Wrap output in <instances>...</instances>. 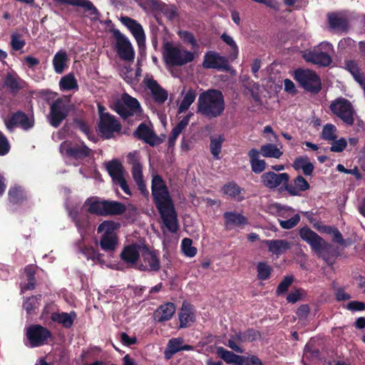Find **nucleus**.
Wrapping results in <instances>:
<instances>
[{"instance_id": "nucleus-1", "label": "nucleus", "mask_w": 365, "mask_h": 365, "mask_svg": "<svg viewBox=\"0 0 365 365\" xmlns=\"http://www.w3.org/2000/svg\"><path fill=\"white\" fill-rule=\"evenodd\" d=\"M151 194L164 226L170 232H177L179 230L178 214L168 186L151 187Z\"/></svg>"}, {"instance_id": "nucleus-2", "label": "nucleus", "mask_w": 365, "mask_h": 365, "mask_svg": "<svg viewBox=\"0 0 365 365\" xmlns=\"http://www.w3.org/2000/svg\"><path fill=\"white\" fill-rule=\"evenodd\" d=\"M224 110V96L220 90L209 89L200 94L197 113L208 118H215L220 116Z\"/></svg>"}, {"instance_id": "nucleus-3", "label": "nucleus", "mask_w": 365, "mask_h": 365, "mask_svg": "<svg viewBox=\"0 0 365 365\" xmlns=\"http://www.w3.org/2000/svg\"><path fill=\"white\" fill-rule=\"evenodd\" d=\"M299 235L303 241L310 246L311 250L318 257L327 261L330 257L338 256L337 248L327 242L309 227L304 226L300 228Z\"/></svg>"}, {"instance_id": "nucleus-4", "label": "nucleus", "mask_w": 365, "mask_h": 365, "mask_svg": "<svg viewBox=\"0 0 365 365\" xmlns=\"http://www.w3.org/2000/svg\"><path fill=\"white\" fill-rule=\"evenodd\" d=\"M88 212L98 216L120 215L126 210L125 205L118 201L88 198L84 203Z\"/></svg>"}, {"instance_id": "nucleus-5", "label": "nucleus", "mask_w": 365, "mask_h": 365, "mask_svg": "<svg viewBox=\"0 0 365 365\" xmlns=\"http://www.w3.org/2000/svg\"><path fill=\"white\" fill-rule=\"evenodd\" d=\"M333 46L328 42H322L313 48L302 51L303 59L320 67L329 66L332 62Z\"/></svg>"}, {"instance_id": "nucleus-6", "label": "nucleus", "mask_w": 365, "mask_h": 365, "mask_svg": "<svg viewBox=\"0 0 365 365\" xmlns=\"http://www.w3.org/2000/svg\"><path fill=\"white\" fill-rule=\"evenodd\" d=\"M163 57L168 66H182L192 62L195 55L190 51L181 49L170 43H167L164 46Z\"/></svg>"}, {"instance_id": "nucleus-7", "label": "nucleus", "mask_w": 365, "mask_h": 365, "mask_svg": "<svg viewBox=\"0 0 365 365\" xmlns=\"http://www.w3.org/2000/svg\"><path fill=\"white\" fill-rule=\"evenodd\" d=\"M113 110L123 120L134 115H140L142 112L138 101L128 93L122 94L121 99L113 103Z\"/></svg>"}, {"instance_id": "nucleus-8", "label": "nucleus", "mask_w": 365, "mask_h": 365, "mask_svg": "<svg viewBox=\"0 0 365 365\" xmlns=\"http://www.w3.org/2000/svg\"><path fill=\"white\" fill-rule=\"evenodd\" d=\"M294 79L307 92L318 93L322 89V82L317 73L309 69L298 68L294 71Z\"/></svg>"}, {"instance_id": "nucleus-9", "label": "nucleus", "mask_w": 365, "mask_h": 365, "mask_svg": "<svg viewBox=\"0 0 365 365\" xmlns=\"http://www.w3.org/2000/svg\"><path fill=\"white\" fill-rule=\"evenodd\" d=\"M71 107L69 101L62 98L56 99L50 106L48 115L49 124L55 128H58L69 115Z\"/></svg>"}, {"instance_id": "nucleus-10", "label": "nucleus", "mask_w": 365, "mask_h": 365, "mask_svg": "<svg viewBox=\"0 0 365 365\" xmlns=\"http://www.w3.org/2000/svg\"><path fill=\"white\" fill-rule=\"evenodd\" d=\"M122 128L120 122L110 113L101 116L98 123V135L104 139H110L115 133L120 132Z\"/></svg>"}, {"instance_id": "nucleus-11", "label": "nucleus", "mask_w": 365, "mask_h": 365, "mask_svg": "<svg viewBox=\"0 0 365 365\" xmlns=\"http://www.w3.org/2000/svg\"><path fill=\"white\" fill-rule=\"evenodd\" d=\"M112 34L115 40V48L119 58L125 61H133L135 51L129 39L118 29H113Z\"/></svg>"}, {"instance_id": "nucleus-12", "label": "nucleus", "mask_w": 365, "mask_h": 365, "mask_svg": "<svg viewBox=\"0 0 365 365\" xmlns=\"http://www.w3.org/2000/svg\"><path fill=\"white\" fill-rule=\"evenodd\" d=\"M31 347H39L48 343L52 339V333L46 327L40 324L29 326L26 333Z\"/></svg>"}, {"instance_id": "nucleus-13", "label": "nucleus", "mask_w": 365, "mask_h": 365, "mask_svg": "<svg viewBox=\"0 0 365 365\" xmlns=\"http://www.w3.org/2000/svg\"><path fill=\"white\" fill-rule=\"evenodd\" d=\"M260 180L265 187L269 190L278 188L280 192H283L286 190H282V187L290 181V176L287 173H276L274 171H268L261 175Z\"/></svg>"}, {"instance_id": "nucleus-14", "label": "nucleus", "mask_w": 365, "mask_h": 365, "mask_svg": "<svg viewBox=\"0 0 365 365\" xmlns=\"http://www.w3.org/2000/svg\"><path fill=\"white\" fill-rule=\"evenodd\" d=\"M202 67L206 69H216L217 71H230L231 66L228 59L219 53L209 51L204 56Z\"/></svg>"}, {"instance_id": "nucleus-15", "label": "nucleus", "mask_w": 365, "mask_h": 365, "mask_svg": "<svg viewBox=\"0 0 365 365\" xmlns=\"http://www.w3.org/2000/svg\"><path fill=\"white\" fill-rule=\"evenodd\" d=\"M120 22L128 28L136 40L139 51H143L145 49V34L143 26L135 19L129 16H121Z\"/></svg>"}, {"instance_id": "nucleus-16", "label": "nucleus", "mask_w": 365, "mask_h": 365, "mask_svg": "<svg viewBox=\"0 0 365 365\" xmlns=\"http://www.w3.org/2000/svg\"><path fill=\"white\" fill-rule=\"evenodd\" d=\"M142 249L143 245L137 243L125 245L120 255V259L128 267H133L137 264Z\"/></svg>"}, {"instance_id": "nucleus-17", "label": "nucleus", "mask_w": 365, "mask_h": 365, "mask_svg": "<svg viewBox=\"0 0 365 365\" xmlns=\"http://www.w3.org/2000/svg\"><path fill=\"white\" fill-rule=\"evenodd\" d=\"M133 136L144 143L154 147L160 143L159 137L153 129L145 123H141L133 132Z\"/></svg>"}, {"instance_id": "nucleus-18", "label": "nucleus", "mask_w": 365, "mask_h": 365, "mask_svg": "<svg viewBox=\"0 0 365 365\" xmlns=\"http://www.w3.org/2000/svg\"><path fill=\"white\" fill-rule=\"evenodd\" d=\"M5 125L9 130H12L14 127H20L27 130L34 127V120L30 119L24 112L18 110L11 115V118L5 122Z\"/></svg>"}, {"instance_id": "nucleus-19", "label": "nucleus", "mask_w": 365, "mask_h": 365, "mask_svg": "<svg viewBox=\"0 0 365 365\" xmlns=\"http://www.w3.org/2000/svg\"><path fill=\"white\" fill-rule=\"evenodd\" d=\"M141 256L144 263L148 266L149 272H157L160 269L159 252L158 250H151L148 245L143 244Z\"/></svg>"}, {"instance_id": "nucleus-20", "label": "nucleus", "mask_w": 365, "mask_h": 365, "mask_svg": "<svg viewBox=\"0 0 365 365\" xmlns=\"http://www.w3.org/2000/svg\"><path fill=\"white\" fill-rule=\"evenodd\" d=\"M310 185L307 180L302 175L296 177L292 182L290 181L282 187L291 196H299L301 192L309 190Z\"/></svg>"}, {"instance_id": "nucleus-21", "label": "nucleus", "mask_w": 365, "mask_h": 365, "mask_svg": "<svg viewBox=\"0 0 365 365\" xmlns=\"http://www.w3.org/2000/svg\"><path fill=\"white\" fill-rule=\"evenodd\" d=\"M145 83L151 91L153 98L158 103H164L168 99V93L166 90L162 88L159 83L152 77L145 78Z\"/></svg>"}, {"instance_id": "nucleus-22", "label": "nucleus", "mask_w": 365, "mask_h": 365, "mask_svg": "<svg viewBox=\"0 0 365 365\" xmlns=\"http://www.w3.org/2000/svg\"><path fill=\"white\" fill-rule=\"evenodd\" d=\"M53 1L62 5L81 6L90 11V15L93 20H98L99 19L100 12L93 4L88 0H53Z\"/></svg>"}, {"instance_id": "nucleus-23", "label": "nucleus", "mask_w": 365, "mask_h": 365, "mask_svg": "<svg viewBox=\"0 0 365 365\" xmlns=\"http://www.w3.org/2000/svg\"><path fill=\"white\" fill-rule=\"evenodd\" d=\"M175 312V305L173 302H166L158 307L153 313L155 322H164L170 320Z\"/></svg>"}, {"instance_id": "nucleus-24", "label": "nucleus", "mask_w": 365, "mask_h": 365, "mask_svg": "<svg viewBox=\"0 0 365 365\" xmlns=\"http://www.w3.org/2000/svg\"><path fill=\"white\" fill-rule=\"evenodd\" d=\"M180 327H189L195 320L194 307L190 303L183 302L179 313Z\"/></svg>"}, {"instance_id": "nucleus-25", "label": "nucleus", "mask_w": 365, "mask_h": 365, "mask_svg": "<svg viewBox=\"0 0 365 365\" xmlns=\"http://www.w3.org/2000/svg\"><path fill=\"white\" fill-rule=\"evenodd\" d=\"M77 318L76 312H53L51 314L52 322L61 324L65 329H70L73 325L74 321Z\"/></svg>"}, {"instance_id": "nucleus-26", "label": "nucleus", "mask_w": 365, "mask_h": 365, "mask_svg": "<svg viewBox=\"0 0 365 365\" xmlns=\"http://www.w3.org/2000/svg\"><path fill=\"white\" fill-rule=\"evenodd\" d=\"M106 168L113 182L124 177L125 170L119 160L113 159L107 162Z\"/></svg>"}, {"instance_id": "nucleus-27", "label": "nucleus", "mask_w": 365, "mask_h": 365, "mask_svg": "<svg viewBox=\"0 0 365 365\" xmlns=\"http://www.w3.org/2000/svg\"><path fill=\"white\" fill-rule=\"evenodd\" d=\"M225 226L227 230L232 225L238 227L245 226L248 224V220L244 215L236 212H225L223 214Z\"/></svg>"}, {"instance_id": "nucleus-28", "label": "nucleus", "mask_w": 365, "mask_h": 365, "mask_svg": "<svg viewBox=\"0 0 365 365\" xmlns=\"http://www.w3.org/2000/svg\"><path fill=\"white\" fill-rule=\"evenodd\" d=\"M221 191L223 194L237 200L238 202H241L245 198L242 195L245 193V190L233 181L225 184L221 188Z\"/></svg>"}, {"instance_id": "nucleus-29", "label": "nucleus", "mask_w": 365, "mask_h": 365, "mask_svg": "<svg viewBox=\"0 0 365 365\" xmlns=\"http://www.w3.org/2000/svg\"><path fill=\"white\" fill-rule=\"evenodd\" d=\"M264 243L269 252L277 256L291 248L290 243L285 240H267Z\"/></svg>"}, {"instance_id": "nucleus-30", "label": "nucleus", "mask_w": 365, "mask_h": 365, "mask_svg": "<svg viewBox=\"0 0 365 365\" xmlns=\"http://www.w3.org/2000/svg\"><path fill=\"white\" fill-rule=\"evenodd\" d=\"M91 149H90L83 142L81 145H74L67 148L66 154L76 159L82 160L90 156Z\"/></svg>"}, {"instance_id": "nucleus-31", "label": "nucleus", "mask_w": 365, "mask_h": 365, "mask_svg": "<svg viewBox=\"0 0 365 365\" xmlns=\"http://www.w3.org/2000/svg\"><path fill=\"white\" fill-rule=\"evenodd\" d=\"M261 333L253 328H249L244 331L237 332L233 339L239 343L253 342L261 339Z\"/></svg>"}, {"instance_id": "nucleus-32", "label": "nucleus", "mask_w": 365, "mask_h": 365, "mask_svg": "<svg viewBox=\"0 0 365 365\" xmlns=\"http://www.w3.org/2000/svg\"><path fill=\"white\" fill-rule=\"evenodd\" d=\"M216 354L227 364L241 365L243 356L237 355L222 346L217 347Z\"/></svg>"}, {"instance_id": "nucleus-33", "label": "nucleus", "mask_w": 365, "mask_h": 365, "mask_svg": "<svg viewBox=\"0 0 365 365\" xmlns=\"http://www.w3.org/2000/svg\"><path fill=\"white\" fill-rule=\"evenodd\" d=\"M259 152L256 148H252L248 152L250 162L251 165L252 171L255 173H261L267 167V163L264 160H259L258 158Z\"/></svg>"}, {"instance_id": "nucleus-34", "label": "nucleus", "mask_w": 365, "mask_h": 365, "mask_svg": "<svg viewBox=\"0 0 365 365\" xmlns=\"http://www.w3.org/2000/svg\"><path fill=\"white\" fill-rule=\"evenodd\" d=\"M69 61L68 56L65 51H58L53 56V66L55 72L61 74L66 69L67 63Z\"/></svg>"}, {"instance_id": "nucleus-35", "label": "nucleus", "mask_w": 365, "mask_h": 365, "mask_svg": "<svg viewBox=\"0 0 365 365\" xmlns=\"http://www.w3.org/2000/svg\"><path fill=\"white\" fill-rule=\"evenodd\" d=\"M314 227L320 233H325L331 236L332 241L338 244L342 245V235L339 230L333 226L325 225H314Z\"/></svg>"}, {"instance_id": "nucleus-36", "label": "nucleus", "mask_w": 365, "mask_h": 365, "mask_svg": "<svg viewBox=\"0 0 365 365\" xmlns=\"http://www.w3.org/2000/svg\"><path fill=\"white\" fill-rule=\"evenodd\" d=\"M345 68L351 73L354 80L359 83L363 89H365V76L361 72L358 64L355 61H349L346 63Z\"/></svg>"}, {"instance_id": "nucleus-37", "label": "nucleus", "mask_w": 365, "mask_h": 365, "mask_svg": "<svg viewBox=\"0 0 365 365\" xmlns=\"http://www.w3.org/2000/svg\"><path fill=\"white\" fill-rule=\"evenodd\" d=\"M26 282L21 287L22 291L33 290L36 287V267L33 264L26 265L24 268Z\"/></svg>"}, {"instance_id": "nucleus-38", "label": "nucleus", "mask_w": 365, "mask_h": 365, "mask_svg": "<svg viewBox=\"0 0 365 365\" xmlns=\"http://www.w3.org/2000/svg\"><path fill=\"white\" fill-rule=\"evenodd\" d=\"M120 227V225L118 222L104 220L98 225L97 232L98 233L103 232V235H117L115 231L119 229Z\"/></svg>"}, {"instance_id": "nucleus-39", "label": "nucleus", "mask_w": 365, "mask_h": 365, "mask_svg": "<svg viewBox=\"0 0 365 365\" xmlns=\"http://www.w3.org/2000/svg\"><path fill=\"white\" fill-rule=\"evenodd\" d=\"M59 87L61 91L78 90V85L73 73H68L63 76L59 81Z\"/></svg>"}, {"instance_id": "nucleus-40", "label": "nucleus", "mask_w": 365, "mask_h": 365, "mask_svg": "<svg viewBox=\"0 0 365 365\" xmlns=\"http://www.w3.org/2000/svg\"><path fill=\"white\" fill-rule=\"evenodd\" d=\"M259 153L265 158H279L282 155V152L277 147L275 144L267 143L262 145L260 148Z\"/></svg>"}, {"instance_id": "nucleus-41", "label": "nucleus", "mask_w": 365, "mask_h": 365, "mask_svg": "<svg viewBox=\"0 0 365 365\" xmlns=\"http://www.w3.org/2000/svg\"><path fill=\"white\" fill-rule=\"evenodd\" d=\"M128 157L130 160V163L132 164L131 173L134 181L137 182L143 180V166L141 163L137 158H135V155L132 153H129Z\"/></svg>"}, {"instance_id": "nucleus-42", "label": "nucleus", "mask_w": 365, "mask_h": 365, "mask_svg": "<svg viewBox=\"0 0 365 365\" xmlns=\"http://www.w3.org/2000/svg\"><path fill=\"white\" fill-rule=\"evenodd\" d=\"M224 141L225 138L221 135L210 137V152L215 159H220V154L222 150V145Z\"/></svg>"}, {"instance_id": "nucleus-43", "label": "nucleus", "mask_w": 365, "mask_h": 365, "mask_svg": "<svg viewBox=\"0 0 365 365\" xmlns=\"http://www.w3.org/2000/svg\"><path fill=\"white\" fill-rule=\"evenodd\" d=\"M273 272V268L267 262H259L257 264V279L262 281L268 279Z\"/></svg>"}, {"instance_id": "nucleus-44", "label": "nucleus", "mask_w": 365, "mask_h": 365, "mask_svg": "<svg viewBox=\"0 0 365 365\" xmlns=\"http://www.w3.org/2000/svg\"><path fill=\"white\" fill-rule=\"evenodd\" d=\"M182 340L180 338H173L169 340L167 349L165 351L166 359H170L173 355L181 351Z\"/></svg>"}, {"instance_id": "nucleus-45", "label": "nucleus", "mask_w": 365, "mask_h": 365, "mask_svg": "<svg viewBox=\"0 0 365 365\" xmlns=\"http://www.w3.org/2000/svg\"><path fill=\"white\" fill-rule=\"evenodd\" d=\"M9 200L14 205L21 204L25 200V195L21 187L14 186L8 192Z\"/></svg>"}, {"instance_id": "nucleus-46", "label": "nucleus", "mask_w": 365, "mask_h": 365, "mask_svg": "<svg viewBox=\"0 0 365 365\" xmlns=\"http://www.w3.org/2000/svg\"><path fill=\"white\" fill-rule=\"evenodd\" d=\"M196 98V92L190 88L189 89L183 97L182 102L178 108V113H181L187 110L192 103Z\"/></svg>"}, {"instance_id": "nucleus-47", "label": "nucleus", "mask_w": 365, "mask_h": 365, "mask_svg": "<svg viewBox=\"0 0 365 365\" xmlns=\"http://www.w3.org/2000/svg\"><path fill=\"white\" fill-rule=\"evenodd\" d=\"M118 243L117 235H102L100 245L104 251L115 250Z\"/></svg>"}, {"instance_id": "nucleus-48", "label": "nucleus", "mask_w": 365, "mask_h": 365, "mask_svg": "<svg viewBox=\"0 0 365 365\" xmlns=\"http://www.w3.org/2000/svg\"><path fill=\"white\" fill-rule=\"evenodd\" d=\"M356 118L357 116L352 105L344 99V123L351 125Z\"/></svg>"}, {"instance_id": "nucleus-49", "label": "nucleus", "mask_w": 365, "mask_h": 365, "mask_svg": "<svg viewBox=\"0 0 365 365\" xmlns=\"http://www.w3.org/2000/svg\"><path fill=\"white\" fill-rule=\"evenodd\" d=\"M327 21L330 30H336L342 28V16L341 14L331 12L327 14Z\"/></svg>"}, {"instance_id": "nucleus-50", "label": "nucleus", "mask_w": 365, "mask_h": 365, "mask_svg": "<svg viewBox=\"0 0 365 365\" xmlns=\"http://www.w3.org/2000/svg\"><path fill=\"white\" fill-rule=\"evenodd\" d=\"M321 137L325 140H336L337 138L336 126L330 123L326 124L322 129Z\"/></svg>"}, {"instance_id": "nucleus-51", "label": "nucleus", "mask_w": 365, "mask_h": 365, "mask_svg": "<svg viewBox=\"0 0 365 365\" xmlns=\"http://www.w3.org/2000/svg\"><path fill=\"white\" fill-rule=\"evenodd\" d=\"M73 222L78 231L81 232L89 227V217L88 215H80L78 212H75Z\"/></svg>"}, {"instance_id": "nucleus-52", "label": "nucleus", "mask_w": 365, "mask_h": 365, "mask_svg": "<svg viewBox=\"0 0 365 365\" xmlns=\"http://www.w3.org/2000/svg\"><path fill=\"white\" fill-rule=\"evenodd\" d=\"M41 295L38 296H31L29 297H27L24 303H23V307L26 310L27 314H32V313L34 312L35 309H36L38 307V300L41 299Z\"/></svg>"}, {"instance_id": "nucleus-53", "label": "nucleus", "mask_w": 365, "mask_h": 365, "mask_svg": "<svg viewBox=\"0 0 365 365\" xmlns=\"http://www.w3.org/2000/svg\"><path fill=\"white\" fill-rule=\"evenodd\" d=\"M192 245V240L190 238H184L181 242V248L183 253L189 257H193L197 254L196 247Z\"/></svg>"}, {"instance_id": "nucleus-54", "label": "nucleus", "mask_w": 365, "mask_h": 365, "mask_svg": "<svg viewBox=\"0 0 365 365\" xmlns=\"http://www.w3.org/2000/svg\"><path fill=\"white\" fill-rule=\"evenodd\" d=\"M220 38L225 43L231 47L232 51L230 55V59H235L238 56V47L232 37L224 33L222 34Z\"/></svg>"}, {"instance_id": "nucleus-55", "label": "nucleus", "mask_w": 365, "mask_h": 365, "mask_svg": "<svg viewBox=\"0 0 365 365\" xmlns=\"http://www.w3.org/2000/svg\"><path fill=\"white\" fill-rule=\"evenodd\" d=\"M294 282V277L292 275L285 276L282 282L278 284L276 293L277 295H281L288 291L289 287Z\"/></svg>"}, {"instance_id": "nucleus-56", "label": "nucleus", "mask_w": 365, "mask_h": 365, "mask_svg": "<svg viewBox=\"0 0 365 365\" xmlns=\"http://www.w3.org/2000/svg\"><path fill=\"white\" fill-rule=\"evenodd\" d=\"M11 46L14 51L21 50L26 45V41L21 38V34L13 33L11 35Z\"/></svg>"}, {"instance_id": "nucleus-57", "label": "nucleus", "mask_w": 365, "mask_h": 365, "mask_svg": "<svg viewBox=\"0 0 365 365\" xmlns=\"http://www.w3.org/2000/svg\"><path fill=\"white\" fill-rule=\"evenodd\" d=\"M81 252L88 259H92L93 261H99L102 257V255L91 246L84 247L82 248Z\"/></svg>"}, {"instance_id": "nucleus-58", "label": "nucleus", "mask_w": 365, "mask_h": 365, "mask_svg": "<svg viewBox=\"0 0 365 365\" xmlns=\"http://www.w3.org/2000/svg\"><path fill=\"white\" fill-rule=\"evenodd\" d=\"M300 221V216L299 214L294 215L292 217L287 220H279V225L284 230H289L298 225Z\"/></svg>"}, {"instance_id": "nucleus-59", "label": "nucleus", "mask_w": 365, "mask_h": 365, "mask_svg": "<svg viewBox=\"0 0 365 365\" xmlns=\"http://www.w3.org/2000/svg\"><path fill=\"white\" fill-rule=\"evenodd\" d=\"M331 113L342 120V97L337 98L330 104Z\"/></svg>"}, {"instance_id": "nucleus-60", "label": "nucleus", "mask_w": 365, "mask_h": 365, "mask_svg": "<svg viewBox=\"0 0 365 365\" xmlns=\"http://www.w3.org/2000/svg\"><path fill=\"white\" fill-rule=\"evenodd\" d=\"M11 145L5 135L0 131V156L8 154L10 151Z\"/></svg>"}, {"instance_id": "nucleus-61", "label": "nucleus", "mask_w": 365, "mask_h": 365, "mask_svg": "<svg viewBox=\"0 0 365 365\" xmlns=\"http://www.w3.org/2000/svg\"><path fill=\"white\" fill-rule=\"evenodd\" d=\"M4 84L12 91H18L21 88L17 80L10 73L6 75Z\"/></svg>"}, {"instance_id": "nucleus-62", "label": "nucleus", "mask_w": 365, "mask_h": 365, "mask_svg": "<svg viewBox=\"0 0 365 365\" xmlns=\"http://www.w3.org/2000/svg\"><path fill=\"white\" fill-rule=\"evenodd\" d=\"M346 308L351 312L363 311L365 309V303L359 301H351L347 303Z\"/></svg>"}, {"instance_id": "nucleus-63", "label": "nucleus", "mask_w": 365, "mask_h": 365, "mask_svg": "<svg viewBox=\"0 0 365 365\" xmlns=\"http://www.w3.org/2000/svg\"><path fill=\"white\" fill-rule=\"evenodd\" d=\"M181 38L186 43H190L192 47L197 46V41L192 33L190 31H181L180 33Z\"/></svg>"}, {"instance_id": "nucleus-64", "label": "nucleus", "mask_w": 365, "mask_h": 365, "mask_svg": "<svg viewBox=\"0 0 365 365\" xmlns=\"http://www.w3.org/2000/svg\"><path fill=\"white\" fill-rule=\"evenodd\" d=\"M241 365H262V362L261 359L255 355L248 356H243Z\"/></svg>"}]
</instances>
